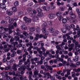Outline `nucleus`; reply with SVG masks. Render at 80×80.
<instances>
[{
	"label": "nucleus",
	"mask_w": 80,
	"mask_h": 80,
	"mask_svg": "<svg viewBox=\"0 0 80 80\" xmlns=\"http://www.w3.org/2000/svg\"><path fill=\"white\" fill-rule=\"evenodd\" d=\"M59 10L60 11H64L65 10V8L63 7H60L59 8Z\"/></svg>",
	"instance_id": "a19ab883"
},
{
	"label": "nucleus",
	"mask_w": 80,
	"mask_h": 80,
	"mask_svg": "<svg viewBox=\"0 0 80 80\" xmlns=\"http://www.w3.org/2000/svg\"><path fill=\"white\" fill-rule=\"evenodd\" d=\"M60 46L59 45L56 46V48L58 49V50H61V48Z\"/></svg>",
	"instance_id": "de8ad7c7"
},
{
	"label": "nucleus",
	"mask_w": 80,
	"mask_h": 80,
	"mask_svg": "<svg viewBox=\"0 0 80 80\" xmlns=\"http://www.w3.org/2000/svg\"><path fill=\"white\" fill-rule=\"evenodd\" d=\"M29 30L30 31V32H34V31H35V28H30V29H29Z\"/></svg>",
	"instance_id": "2f4dec72"
},
{
	"label": "nucleus",
	"mask_w": 80,
	"mask_h": 80,
	"mask_svg": "<svg viewBox=\"0 0 80 80\" xmlns=\"http://www.w3.org/2000/svg\"><path fill=\"white\" fill-rule=\"evenodd\" d=\"M17 64H14L13 65V66H12V69L14 71H17Z\"/></svg>",
	"instance_id": "2eb2a0df"
},
{
	"label": "nucleus",
	"mask_w": 80,
	"mask_h": 80,
	"mask_svg": "<svg viewBox=\"0 0 80 80\" xmlns=\"http://www.w3.org/2000/svg\"><path fill=\"white\" fill-rule=\"evenodd\" d=\"M46 75L48 76L47 78H49L51 77V75H50V73L49 72L46 73Z\"/></svg>",
	"instance_id": "79ce46f5"
},
{
	"label": "nucleus",
	"mask_w": 80,
	"mask_h": 80,
	"mask_svg": "<svg viewBox=\"0 0 80 80\" xmlns=\"http://www.w3.org/2000/svg\"><path fill=\"white\" fill-rule=\"evenodd\" d=\"M54 77H56V78L59 80H61L62 79V77L58 75L57 74H54Z\"/></svg>",
	"instance_id": "f3484780"
},
{
	"label": "nucleus",
	"mask_w": 80,
	"mask_h": 80,
	"mask_svg": "<svg viewBox=\"0 0 80 80\" xmlns=\"http://www.w3.org/2000/svg\"><path fill=\"white\" fill-rule=\"evenodd\" d=\"M17 73L15 74V76H16V77H19V74L18 73H20V72L19 71H17Z\"/></svg>",
	"instance_id": "6e6d98bb"
},
{
	"label": "nucleus",
	"mask_w": 80,
	"mask_h": 80,
	"mask_svg": "<svg viewBox=\"0 0 80 80\" xmlns=\"http://www.w3.org/2000/svg\"><path fill=\"white\" fill-rule=\"evenodd\" d=\"M31 62H32V64L33 65L35 64V62H34V59H32L31 60Z\"/></svg>",
	"instance_id": "49530a36"
},
{
	"label": "nucleus",
	"mask_w": 80,
	"mask_h": 80,
	"mask_svg": "<svg viewBox=\"0 0 80 80\" xmlns=\"http://www.w3.org/2000/svg\"><path fill=\"white\" fill-rule=\"evenodd\" d=\"M70 66L71 67H73V68H75V67H77V66L75 64H74L73 63H71L70 64Z\"/></svg>",
	"instance_id": "72a5a7b5"
},
{
	"label": "nucleus",
	"mask_w": 80,
	"mask_h": 80,
	"mask_svg": "<svg viewBox=\"0 0 80 80\" xmlns=\"http://www.w3.org/2000/svg\"><path fill=\"white\" fill-rule=\"evenodd\" d=\"M67 19L66 18H64L62 19V22L64 23H67Z\"/></svg>",
	"instance_id": "a18cd8bd"
},
{
	"label": "nucleus",
	"mask_w": 80,
	"mask_h": 80,
	"mask_svg": "<svg viewBox=\"0 0 80 80\" xmlns=\"http://www.w3.org/2000/svg\"><path fill=\"white\" fill-rule=\"evenodd\" d=\"M68 55L70 57H72L73 55V54L71 52H70L68 53Z\"/></svg>",
	"instance_id": "338daca9"
},
{
	"label": "nucleus",
	"mask_w": 80,
	"mask_h": 80,
	"mask_svg": "<svg viewBox=\"0 0 80 80\" xmlns=\"http://www.w3.org/2000/svg\"><path fill=\"white\" fill-rule=\"evenodd\" d=\"M72 77H73V78H74V77H75V76H76L75 75V72H72Z\"/></svg>",
	"instance_id": "37998d69"
},
{
	"label": "nucleus",
	"mask_w": 80,
	"mask_h": 80,
	"mask_svg": "<svg viewBox=\"0 0 80 80\" xmlns=\"http://www.w3.org/2000/svg\"><path fill=\"white\" fill-rule=\"evenodd\" d=\"M26 47H29V46L30 45H32V43L31 42H29L28 43H27L26 44Z\"/></svg>",
	"instance_id": "e433bc0d"
},
{
	"label": "nucleus",
	"mask_w": 80,
	"mask_h": 80,
	"mask_svg": "<svg viewBox=\"0 0 80 80\" xmlns=\"http://www.w3.org/2000/svg\"><path fill=\"white\" fill-rule=\"evenodd\" d=\"M66 29H67V30H70L71 28H70V26H69V25H67L66 26Z\"/></svg>",
	"instance_id": "58836bf2"
},
{
	"label": "nucleus",
	"mask_w": 80,
	"mask_h": 80,
	"mask_svg": "<svg viewBox=\"0 0 80 80\" xmlns=\"http://www.w3.org/2000/svg\"><path fill=\"white\" fill-rule=\"evenodd\" d=\"M12 10L13 12H16L17 11V8L16 7H13L12 8Z\"/></svg>",
	"instance_id": "4be33fe9"
},
{
	"label": "nucleus",
	"mask_w": 80,
	"mask_h": 80,
	"mask_svg": "<svg viewBox=\"0 0 80 80\" xmlns=\"http://www.w3.org/2000/svg\"><path fill=\"white\" fill-rule=\"evenodd\" d=\"M56 15L57 17H60L62 15V13L60 12H57L56 13Z\"/></svg>",
	"instance_id": "aec40b11"
},
{
	"label": "nucleus",
	"mask_w": 80,
	"mask_h": 80,
	"mask_svg": "<svg viewBox=\"0 0 80 80\" xmlns=\"http://www.w3.org/2000/svg\"><path fill=\"white\" fill-rule=\"evenodd\" d=\"M49 62L51 65L53 64V60H51L49 61Z\"/></svg>",
	"instance_id": "4d7b16f0"
},
{
	"label": "nucleus",
	"mask_w": 80,
	"mask_h": 80,
	"mask_svg": "<svg viewBox=\"0 0 80 80\" xmlns=\"http://www.w3.org/2000/svg\"><path fill=\"white\" fill-rule=\"evenodd\" d=\"M8 27H10L9 28V33L10 34H11L12 33V31L11 30H13L14 28V27L13 26H11V24L8 25Z\"/></svg>",
	"instance_id": "7ed1b4c3"
},
{
	"label": "nucleus",
	"mask_w": 80,
	"mask_h": 80,
	"mask_svg": "<svg viewBox=\"0 0 80 80\" xmlns=\"http://www.w3.org/2000/svg\"><path fill=\"white\" fill-rule=\"evenodd\" d=\"M41 50H42L43 52H45L46 51V49L44 48V47H41Z\"/></svg>",
	"instance_id": "09e8293b"
},
{
	"label": "nucleus",
	"mask_w": 80,
	"mask_h": 80,
	"mask_svg": "<svg viewBox=\"0 0 80 80\" xmlns=\"http://www.w3.org/2000/svg\"><path fill=\"white\" fill-rule=\"evenodd\" d=\"M77 34L78 35H79L80 36V29L78 30V32H77Z\"/></svg>",
	"instance_id": "0e129e2a"
},
{
	"label": "nucleus",
	"mask_w": 80,
	"mask_h": 80,
	"mask_svg": "<svg viewBox=\"0 0 80 80\" xmlns=\"http://www.w3.org/2000/svg\"><path fill=\"white\" fill-rule=\"evenodd\" d=\"M23 15V13L22 12H18V16H16V18H18L19 17H22V16Z\"/></svg>",
	"instance_id": "412c9836"
},
{
	"label": "nucleus",
	"mask_w": 80,
	"mask_h": 80,
	"mask_svg": "<svg viewBox=\"0 0 80 80\" xmlns=\"http://www.w3.org/2000/svg\"><path fill=\"white\" fill-rule=\"evenodd\" d=\"M4 48L3 50L6 52H8L10 50V48H7V45H4Z\"/></svg>",
	"instance_id": "6e6552de"
},
{
	"label": "nucleus",
	"mask_w": 80,
	"mask_h": 80,
	"mask_svg": "<svg viewBox=\"0 0 80 80\" xmlns=\"http://www.w3.org/2000/svg\"><path fill=\"white\" fill-rule=\"evenodd\" d=\"M0 8H2L3 10H6V5L5 4L0 3Z\"/></svg>",
	"instance_id": "1a4fd4ad"
},
{
	"label": "nucleus",
	"mask_w": 80,
	"mask_h": 80,
	"mask_svg": "<svg viewBox=\"0 0 80 80\" xmlns=\"http://www.w3.org/2000/svg\"><path fill=\"white\" fill-rule=\"evenodd\" d=\"M38 72H39L37 70V71H35L34 72V75H35V76H37V75H38Z\"/></svg>",
	"instance_id": "c85d7f7f"
},
{
	"label": "nucleus",
	"mask_w": 80,
	"mask_h": 80,
	"mask_svg": "<svg viewBox=\"0 0 80 80\" xmlns=\"http://www.w3.org/2000/svg\"><path fill=\"white\" fill-rule=\"evenodd\" d=\"M4 30L5 32H8V29L7 28H3V30Z\"/></svg>",
	"instance_id": "bf43d9fd"
},
{
	"label": "nucleus",
	"mask_w": 80,
	"mask_h": 80,
	"mask_svg": "<svg viewBox=\"0 0 80 80\" xmlns=\"http://www.w3.org/2000/svg\"><path fill=\"white\" fill-rule=\"evenodd\" d=\"M49 31L51 33H54V32H55V30L52 28H50L48 29Z\"/></svg>",
	"instance_id": "a211bd4d"
},
{
	"label": "nucleus",
	"mask_w": 80,
	"mask_h": 80,
	"mask_svg": "<svg viewBox=\"0 0 80 80\" xmlns=\"http://www.w3.org/2000/svg\"><path fill=\"white\" fill-rule=\"evenodd\" d=\"M59 32L58 30H56L54 31V32L53 33H52V35L55 36V35H58V33H59Z\"/></svg>",
	"instance_id": "dca6fc26"
},
{
	"label": "nucleus",
	"mask_w": 80,
	"mask_h": 80,
	"mask_svg": "<svg viewBox=\"0 0 80 80\" xmlns=\"http://www.w3.org/2000/svg\"><path fill=\"white\" fill-rule=\"evenodd\" d=\"M21 28L22 30H27V28L26 26H21Z\"/></svg>",
	"instance_id": "c756f323"
},
{
	"label": "nucleus",
	"mask_w": 80,
	"mask_h": 80,
	"mask_svg": "<svg viewBox=\"0 0 80 80\" xmlns=\"http://www.w3.org/2000/svg\"><path fill=\"white\" fill-rule=\"evenodd\" d=\"M22 70H25V66L24 65H22V66L18 68V71H21Z\"/></svg>",
	"instance_id": "9b49d317"
},
{
	"label": "nucleus",
	"mask_w": 80,
	"mask_h": 80,
	"mask_svg": "<svg viewBox=\"0 0 80 80\" xmlns=\"http://www.w3.org/2000/svg\"><path fill=\"white\" fill-rule=\"evenodd\" d=\"M13 79L14 80H20V79L18 78H17L16 77H14Z\"/></svg>",
	"instance_id": "3c124183"
},
{
	"label": "nucleus",
	"mask_w": 80,
	"mask_h": 80,
	"mask_svg": "<svg viewBox=\"0 0 80 80\" xmlns=\"http://www.w3.org/2000/svg\"><path fill=\"white\" fill-rule=\"evenodd\" d=\"M22 62H23V60L22 59H20L19 61V64L20 65H22Z\"/></svg>",
	"instance_id": "c03bdc74"
},
{
	"label": "nucleus",
	"mask_w": 80,
	"mask_h": 80,
	"mask_svg": "<svg viewBox=\"0 0 80 80\" xmlns=\"http://www.w3.org/2000/svg\"><path fill=\"white\" fill-rule=\"evenodd\" d=\"M70 17L71 18H76V16L74 14H73V12L72 11H71V12L70 13L69 15Z\"/></svg>",
	"instance_id": "0eeeda50"
},
{
	"label": "nucleus",
	"mask_w": 80,
	"mask_h": 80,
	"mask_svg": "<svg viewBox=\"0 0 80 80\" xmlns=\"http://www.w3.org/2000/svg\"><path fill=\"white\" fill-rule=\"evenodd\" d=\"M23 20H24V21H25L27 23H30L31 22V19L28 18L27 17H25L24 18Z\"/></svg>",
	"instance_id": "423d86ee"
},
{
	"label": "nucleus",
	"mask_w": 80,
	"mask_h": 80,
	"mask_svg": "<svg viewBox=\"0 0 80 80\" xmlns=\"http://www.w3.org/2000/svg\"><path fill=\"white\" fill-rule=\"evenodd\" d=\"M62 32L64 33H67V30L64 28H62Z\"/></svg>",
	"instance_id": "7c9ffc66"
},
{
	"label": "nucleus",
	"mask_w": 80,
	"mask_h": 80,
	"mask_svg": "<svg viewBox=\"0 0 80 80\" xmlns=\"http://www.w3.org/2000/svg\"><path fill=\"white\" fill-rule=\"evenodd\" d=\"M42 8L44 10H48V7H47L46 6H43L42 7Z\"/></svg>",
	"instance_id": "4c0bfd02"
},
{
	"label": "nucleus",
	"mask_w": 80,
	"mask_h": 80,
	"mask_svg": "<svg viewBox=\"0 0 80 80\" xmlns=\"http://www.w3.org/2000/svg\"><path fill=\"white\" fill-rule=\"evenodd\" d=\"M16 17L17 16H15L14 18V19L10 18L9 20V23H13V22H14V20L17 21L18 20V18Z\"/></svg>",
	"instance_id": "20e7f679"
},
{
	"label": "nucleus",
	"mask_w": 80,
	"mask_h": 80,
	"mask_svg": "<svg viewBox=\"0 0 80 80\" xmlns=\"http://www.w3.org/2000/svg\"><path fill=\"white\" fill-rule=\"evenodd\" d=\"M53 70V68H52L51 67H50V68H47V69L44 68V70L46 71H48V70Z\"/></svg>",
	"instance_id": "c9c22d12"
},
{
	"label": "nucleus",
	"mask_w": 80,
	"mask_h": 80,
	"mask_svg": "<svg viewBox=\"0 0 80 80\" xmlns=\"http://www.w3.org/2000/svg\"><path fill=\"white\" fill-rule=\"evenodd\" d=\"M27 63L28 65H30V64L31 63V62H30V60L28 59L27 60V62H24V65H27Z\"/></svg>",
	"instance_id": "b1692460"
},
{
	"label": "nucleus",
	"mask_w": 80,
	"mask_h": 80,
	"mask_svg": "<svg viewBox=\"0 0 80 80\" xmlns=\"http://www.w3.org/2000/svg\"><path fill=\"white\" fill-rule=\"evenodd\" d=\"M49 52H51V53H52V55H54V54H55V51H53L52 49H51L50 50Z\"/></svg>",
	"instance_id": "603ef678"
},
{
	"label": "nucleus",
	"mask_w": 80,
	"mask_h": 80,
	"mask_svg": "<svg viewBox=\"0 0 80 80\" xmlns=\"http://www.w3.org/2000/svg\"><path fill=\"white\" fill-rule=\"evenodd\" d=\"M32 9L30 8H29L28 9V13H31Z\"/></svg>",
	"instance_id": "680f3d73"
},
{
	"label": "nucleus",
	"mask_w": 80,
	"mask_h": 80,
	"mask_svg": "<svg viewBox=\"0 0 80 80\" xmlns=\"http://www.w3.org/2000/svg\"><path fill=\"white\" fill-rule=\"evenodd\" d=\"M38 64H43V61H42V60H41L40 61H39L38 62V63H35V65H38Z\"/></svg>",
	"instance_id": "a878e982"
},
{
	"label": "nucleus",
	"mask_w": 80,
	"mask_h": 80,
	"mask_svg": "<svg viewBox=\"0 0 80 80\" xmlns=\"http://www.w3.org/2000/svg\"><path fill=\"white\" fill-rule=\"evenodd\" d=\"M7 61V59L5 58H3V59L2 60V62H3V63H5V62H6Z\"/></svg>",
	"instance_id": "69168bd1"
},
{
	"label": "nucleus",
	"mask_w": 80,
	"mask_h": 80,
	"mask_svg": "<svg viewBox=\"0 0 80 80\" xmlns=\"http://www.w3.org/2000/svg\"><path fill=\"white\" fill-rule=\"evenodd\" d=\"M71 28H73L74 31H75V30H76V29H75V25H74V24H71Z\"/></svg>",
	"instance_id": "bb28decb"
},
{
	"label": "nucleus",
	"mask_w": 80,
	"mask_h": 80,
	"mask_svg": "<svg viewBox=\"0 0 80 80\" xmlns=\"http://www.w3.org/2000/svg\"><path fill=\"white\" fill-rule=\"evenodd\" d=\"M16 31L17 32V33H15V34H14V35H17L18 36H20V33H21V31L19 30L18 28H17L16 30Z\"/></svg>",
	"instance_id": "f8f14e48"
},
{
	"label": "nucleus",
	"mask_w": 80,
	"mask_h": 80,
	"mask_svg": "<svg viewBox=\"0 0 80 80\" xmlns=\"http://www.w3.org/2000/svg\"><path fill=\"white\" fill-rule=\"evenodd\" d=\"M37 11L38 13V17H43V15L42 13V10L40 8H38L37 9Z\"/></svg>",
	"instance_id": "f257e3e1"
},
{
	"label": "nucleus",
	"mask_w": 80,
	"mask_h": 80,
	"mask_svg": "<svg viewBox=\"0 0 80 80\" xmlns=\"http://www.w3.org/2000/svg\"><path fill=\"white\" fill-rule=\"evenodd\" d=\"M42 33L43 34H44V33H45V32H46V31H47V30H46V28H43L42 30Z\"/></svg>",
	"instance_id": "cd10ccee"
},
{
	"label": "nucleus",
	"mask_w": 80,
	"mask_h": 80,
	"mask_svg": "<svg viewBox=\"0 0 80 80\" xmlns=\"http://www.w3.org/2000/svg\"><path fill=\"white\" fill-rule=\"evenodd\" d=\"M22 52V51L18 49L17 50V53L18 54H19V53H20Z\"/></svg>",
	"instance_id": "13d9d810"
},
{
	"label": "nucleus",
	"mask_w": 80,
	"mask_h": 80,
	"mask_svg": "<svg viewBox=\"0 0 80 80\" xmlns=\"http://www.w3.org/2000/svg\"><path fill=\"white\" fill-rule=\"evenodd\" d=\"M80 58H79V56H75L73 60L74 62H77L79 60Z\"/></svg>",
	"instance_id": "4468645a"
},
{
	"label": "nucleus",
	"mask_w": 80,
	"mask_h": 80,
	"mask_svg": "<svg viewBox=\"0 0 80 80\" xmlns=\"http://www.w3.org/2000/svg\"><path fill=\"white\" fill-rule=\"evenodd\" d=\"M14 39L17 41V42H18L19 40V39H20V37L18 36H16L14 38Z\"/></svg>",
	"instance_id": "ea45409f"
},
{
	"label": "nucleus",
	"mask_w": 80,
	"mask_h": 80,
	"mask_svg": "<svg viewBox=\"0 0 80 80\" xmlns=\"http://www.w3.org/2000/svg\"><path fill=\"white\" fill-rule=\"evenodd\" d=\"M14 5L15 7H17L18 6L19 2L18 1H16L15 2Z\"/></svg>",
	"instance_id": "f704fd0d"
},
{
	"label": "nucleus",
	"mask_w": 80,
	"mask_h": 80,
	"mask_svg": "<svg viewBox=\"0 0 80 80\" xmlns=\"http://www.w3.org/2000/svg\"><path fill=\"white\" fill-rule=\"evenodd\" d=\"M18 42H13L12 44V47H15L16 45H18Z\"/></svg>",
	"instance_id": "5701e85b"
},
{
	"label": "nucleus",
	"mask_w": 80,
	"mask_h": 80,
	"mask_svg": "<svg viewBox=\"0 0 80 80\" xmlns=\"http://www.w3.org/2000/svg\"><path fill=\"white\" fill-rule=\"evenodd\" d=\"M76 52H79V53H80V49H79V48H75Z\"/></svg>",
	"instance_id": "8fccbe9b"
},
{
	"label": "nucleus",
	"mask_w": 80,
	"mask_h": 80,
	"mask_svg": "<svg viewBox=\"0 0 80 80\" xmlns=\"http://www.w3.org/2000/svg\"><path fill=\"white\" fill-rule=\"evenodd\" d=\"M36 32L37 33L39 34L40 33V31H41L40 28H38L36 29Z\"/></svg>",
	"instance_id": "393cba45"
},
{
	"label": "nucleus",
	"mask_w": 80,
	"mask_h": 80,
	"mask_svg": "<svg viewBox=\"0 0 80 80\" xmlns=\"http://www.w3.org/2000/svg\"><path fill=\"white\" fill-rule=\"evenodd\" d=\"M19 36H20V38H23L24 39V40H25V39L26 38L25 37H23V34H21L20 35H19Z\"/></svg>",
	"instance_id": "864d4df0"
},
{
	"label": "nucleus",
	"mask_w": 80,
	"mask_h": 80,
	"mask_svg": "<svg viewBox=\"0 0 80 80\" xmlns=\"http://www.w3.org/2000/svg\"><path fill=\"white\" fill-rule=\"evenodd\" d=\"M19 77L20 78V80H24L25 79H23V75H19Z\"/></svg>",
	"instance_id": "473e14b6"
},
{
	"label": "nucleus",
	"mask_w": 80,
	"mask_h": 80,
	"mask_svg": "<svg viewBox=\"0 0 80 80\" xmlns=\"http://www.w3.org/2000/svg\"><path fill=\"white\" fill-rule=\"evenodd\" d=\"M22 34L23 35H24V36L26 37V38H29L28 37H30V36H31L32 34H33V33H29L28 34V33L26 31H24L22 32Z\"/></svg>",
	"instance_id": "f03ea898"
},
{
	"label": "nucleus",
	"mask_w": 80,
	"mask_h": 80,
	"mask_svg": "<svg viewBox=\"0 0 80 80\" xmlns=\"http://www.w3.org/2000/svg\"><path fill=\"white\" fill-rule=\"evenodd\" d=\"M50 78H51V80H55V77H53V76H51V77H50Z\"/></svg>",
	"instance_id": "774afa93"
},
{
	"label": "nucleus",
	"mask_w": 80,
	"mask_h": 80,
	"mask_svg": "<svg viewBox=\"0 0 80 80\" xmlns=\"http://www.w3.org/2000/svg\"><path fill=\"white\" fill-rule=\"evenodd\" d=\"M55 17V15L53 14H50L48 15V17L50 19H52V18H54Z\"/></svg>",
	"instance_id": "ddd939ff"
},
{
	"label": "nucleus",
	"mask_w": 80,
	"mask_h": 80,
	"mask_svg": "<svg viewBox=\"0 0 80 80\" xmlns=\"http://www.w3.org/2000/svg\"><path fill=\"white\" fill-rule=\"evenodd\" d=\"M30 66V65H29L28 66H27V68H28V70L29 71L30 70H32V69L31 68H29Z\"/></svg>",
	"instance_id": "5fc2aeb1"
},
{
	"label": "nucleus",
	"mask_w": 80,
	"mask_h": 80,
	"mask_svg": "<svg viewBox=\"0 0 80 80\" xmlns=\"http://www.w3.org/2000/svg\"><path fill=\"white\" fill-rule=\"evenodd\" d=\"M76 65L77 66H79V65H80V62H76Z\"/></svg>",
	"instance_id": "e2e57ef3"
},
{
	"label": "nucleus",
	"mask_w": 80,
	"mask_h": 80,
	"mask_svg": "<svg viewBox=\"0 0 80 80\" xmlns=\"http://www.w3.org/2000/svg\"><path fill=\"white\" fill-rule=\"evenodd\" d=\"M50 7L51 8V9H52V10H54L55 8V6H50Z\"/></svg>",
	"instance_id": "052dcab7"
},
{
	"label": "nucleus",
	"mask_w": 80,
	"mask_h": 80,
	"mask_svg": "<svg viewBox=\"0 0 80 80\" xmlns=\"http://www.w3.org/2000/svg\"><path fill=\"white\" fill-rule=\"evenodd\" d=\"M42 37H43L42 35H40V36L39 34H36V37L34 39L35 40H38V38H42Z\"/></svg>",
	"instance_id": "39448f33"
},
{
	"label": "nucleus",
	"mask_w": 80,
	"mask_h": 80,
	"mask_svg": "<svg viewBox=\"0 0 80 80\" xmlns=\"http://www.w3.org/2000/svg\"><path fill=\"white\" fill-rule=\"evenodd\" d=\"M6 13L8 15H12V12L10 11V10H8L6 11Z\"/></svg>",
	"instance_id": "6ab92c4d"
},
{
	"label": "nucleus",
	"mask_w": 80,
	"mask_h": 80,
	"mask_svg": "<svg viewBox=\"0 0 80 80\" xmlns=\"http://www.w3.org/2000/svg\"><path fill=\"white\" fill-rule=\"evenodd\" d=\"M3 27H0V34H1L2 35H5V32H4L2 30H3Z\"/></svg>",
	"instance_id": "9d476101"
}]
</instances>
